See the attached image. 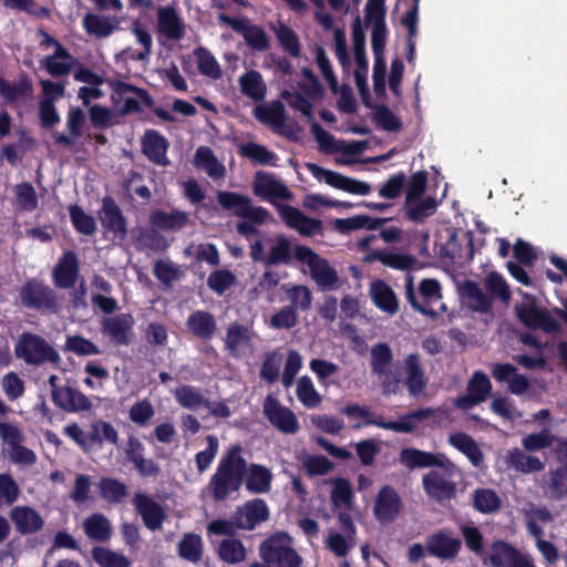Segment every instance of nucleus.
<instances>
[{"label":"nucleus","mask_w":567,"mask_h":567,"mask_svg":"<svg viewBox=\"0 0 567 567\" xmlns=\"http://www.w3.org/2000/svg\"><path fill=\"white\" fill-rule=\"evenodd\" d=\"M254 194L264 200L275 205L280 218L290 229L301 236L310 237L322 231V223L319 219L306 216L298 208L276 203L277 199L291 200L292 192L274 175L257 173L252 185Z\"/></svg>","instance_id":"nucleus-1"},{"label":"nucleus","mask_w":567,"mask_h":567,"mask_svg":"<svg viewBox=\"0 0 567 567\" xmlns=\"http://www.w3.org/2000/svg\"><path fill=\"white\" fill-rule=\"evenodd\" d=\"M240 452L239 446L230 447L210 477L207 488L215 501H224L239 491L246 468V461Z\"/></svg>","instance_id":"nucleus-2"},{"label":"nucleus","mask_w":567,"mask_h":567,"mask_svg":"<svg viewBox=\"0 0 567 567\" xmlns=\"http://www.w3.org/2000/svg\"><path fill=\"white\" fill-rule=\"evenodd\" d=\"M405 298L415 311L432 319H436L447 311L446 306L441 302L442 287L436 279L421 280L415 290L413 277L409 276L405 284Z\"/></svg>","instance_id":"nucleus-3"},{"label":"nucleus","mask_w":567,"mask_h":567,"mask_svg":"<svg viewBox=\"0 0 567 567\" xmlns=\"http://www.w3.org/2000/svg\"><path fill=\"white\" fill-rule=\"evenodd\" d=\"M249 249L250 258L267 267L289 264L295 257V247L284 234H260L250 243Z\"/></svg>","instance_id":"nucleus-4"},{"label":"nucleus","mask_w":567,"mask_h":567,"mask_svg":"<svg viewBox=\"0 0 567 567\" xmlns=\"http://www.w3.org/2000/svg\"><path fill=\"white\" fill-rule=\"evenodd\" d=\"M295 258L307 266L310 278L320 290L334 291L342 286L343 280L337 269L310 247L297 245L295 247Z\"/></svg>","instance_id":"nucleus-5"},{"label":"nucleus","mask_w":567,"mask_h":567,"mask_svg":"<svg viewBox=\"0 0 567 567\" xmlns=\"http://www.w3.org/2000/svg\"><path fill=\"white\" fill-rule=\"evenodd\" d=\"M14 355L27 365L32 367H40L45 363L59 365L62 360L52 344L43 337L32 332H23L19 337L14 346Z\"/></svg>","instance_id":"nucleus-6"},{"label":"nucleus","mask_w":567,"mask_h":567,"mask_svg":"<svg viewBox=\"0 0 567 567\" xmlns=\"http://www.w3.org/2000/svg\"><path fill=\"white\" fill-rule=\"evenodd\" d=\"M457 475V466L445 456L435 468L423 475V489L429 497L437 502L451 499L456 494L454 478Z\"/></svg>","instance_id":"nucleus-7"},{"label":"nucleus","mask_w":567,"mask_h":567,"mask_svg":"<svg viewBox=\"0 0 567 567\" xmlns=\"http://www.w3.org/2000/svg\"><path fill=\"white\" fill-rule=\"evenodd\" d=\"M259 551L266 565L252 564L250 567H300L301 558L287 534L272 535L260 545Z\"/></svg>","instance_id":"nucleus-8"},{"label":"nucleus","mask_w":567,"mask_h":567,"mask_svg":"<svg viewBox=\"0 0 567 567\" xmlns=\"http://www.w3.org/2000/svg\"><path fill=\"white\" fill-rule=\"evenodd\" d=\"M371 370L380 380L382 391L385 395L395 393L399 388V378L392 371L393 354L390 347L385 343L374 344L371 350Z\"/></svg>","instance_id":"nucleus-9"},{"label":"nucleus","mask_w":567,"mask_h":567,"mask_svg":"<svg viewBox=\"0 0 567 567\" xmlns=\"http://www.w3.org/2000/svg\"><path fill=\"white\" fill-rule=\"evenodd\" d=\"M217 202L225 209L233 210L236 216L246 218L257 225H262L272 219L266 208L255 206L249 197L238 193L219 192Z\"/></svg>","instance_id":"nucleus-10"},{"label":"nucleus","mask_w":567,"mask_h":567,"mask_svg":"<svg viewBox=\"0 0 567 567\" xmlns=\"http://www.w3.org/2000/svg\"><path fill=\"white\" fill-rule=\"evenodd\" d=\"M20 299L27 308L41 311L56 312L61 307V302L54 292L37 280L28 281L21 287Z\"/></svg>","instance_id":"nucleus-11"},{"label":"nucleus","mask_w":567,"mask_h":567,"mask_svg":"<svg viewBox=\"0 0 567 567\" xmlns=\"http://www.w3.org/2000/svg\"><path fill=\"white\" fill-rule=\"evenodd\" d=\"M518 319L528 328L540 329L545 332H554L558 323L549 312L536 305L530 296H524L523 301L515 307Z\"/></svg>","instance_id":"nucleus-12"},{"label":"nucleus","mask_w":567,"mask_h":567,"mask_svg":"<svg viewBox=\"0 0 567 567\" xmlns=\"http://www.w3.org/2000/svg\"><path fill=\"white\" fill-rule=\"evenodd\" d=\"M307 168L310 172V174L319 182H323L327 185L334 187L337 189H341L343 192L354 195H368L371 192L370 184L359 179L347 177L333 171L322 168L317 164L309 163L307 164Z\"/></svg>","instance_id":"nucleus-13"},{"label":"nucleus","mask_w":567,"mask_h":567,"mask_svg":"<svg viewBox=\"0 0 567 567\" xmlns=\"http://www.w3.org/2000/svg\"><path fill=\"white\" fill-rule=\"evenodd\" d=\"M257 334L250 326L230 323L226 330L225 348L234 357H249L255 350Z\"/></svg>","instance_id":"nucleus-14"},{"label":"nucleus","mask_w":567,"mask_h":567,"mask_svg":"<svg viewBox=\"0 0 567 567\" xmlns=\"http://www.w3.org/2000/svg\"><path fill=\"white\" fill-rule=\"evenodd\" d=\"M74 80L81 85L78 89L76 97L84 106H89L92 102L101 100L105 96L103 85L110 79L93 72L85 66H79L74 72Z\"/></svg>","instance_id":"nucleus-15"},{"label":"nucleus","mask_w":567,"mask_h":567,"mask_svg":"<svg viewBox=\"0 0 567 567\" xmlns=\"http://www.w3.org/2000/svg\"><path fill=\"white\" fill-rule=\"evenodd\" d=\"M386 39V28L385 22L382 23H372V49L374 53V64H373V86L374 91L378 95H383L385 93V73H386V63L383 56L384 45Z\"/></svg>","instance_id":"nucleus-16"},{"label":"nucleus","mask_w":567,"mask_h":567,"mask_svg":"<svg viewBox=\"0 0 567 567\" xmlns=\"http://www.w3.org/2000/svg\"><path fill=\"white\" fill-rule=\"evenodd\" d=\"M262 410L268 421L285 434H295L299 431V422L296 414L282 405L275 396L268 395L262 404Z\"/></svg>","instance_id":"nucleus-17"},{"label":"nucleus","mask_w":567,"mask_h":567,"mask_svg":"<svg viewBox=\"0 0 567 567\" xmlns=\"http://www.w3.org/2000/svg\"><path fill=\"white\" fill-rule=\"evenodd\" d=\"M403 508L399 493L391 486H383L375 496L373 514L381 524L394 522Z\"/></svg>","instance_id":"nucleus-18"},{"label":"nucleus","mask_w":567,"mask_h":567,"mask_svg":"<svg viewBox=\"0 0 567 567\" xmlns=\"http://www.w3.org/2000/svg\"><path fill=\"white\" fill-rule=\"evenodd\" d=\"M156 22L158 35L167 40L179 41L186 33L184 19L172 6H163L156 9Z\"/></svg>","instance_id":"nucleus-19"},{"label":"nucleus","mask_w":567,"mask_h":567,"mask_svg":"<svg viewBox=\"0 0 567 567\" xmlns=\"http://www.w3.org/2000/svg\"><path fill=\"white\" fill-rule=\"evenodd\" d=\"M219 21L239 32L247 45L256 51H266L269 47V38L258 25L250 24L247 19H235L224 13L219 14Z\"/></svg>","instance_id":"nucleus-20"},{"label":"nucleus","mask_w":567,"mask_h":567,"mask_svg":"<svg viewBox=\"0 0 567 567\" xmlns=\"http://www.w3.org/2000/svg\"><path fill=\"white\" fill-rule=\"evenodd\" d=\"M107 85L112 90L111 99L121 113H130L140 107V101L145 95L144 90L117 80H109Z\"/></svg>","instance_id":"nucleus-21"},{"label":"nucleus","mask_w":567,"mask_h":567,"mask_svg":"<svg viewBox=\"0 0 567 567\" xmlns=\"http://www.w3.org/2000/svg\"><path fill=\"white\" fill-rule=\"evenodd\" d=\"M48 43H51L54 47V52L48 56H45L42 61V64L48 70V72L53 76H62L69 74L71 71H74L82 66L78 59L72 56L66 49H64L60 43L55 40L49 38Z\"/></svg>","instance_id":"nucleus-22"},{"label":"nucleus","mask_w":567,"mask_h":567,"mask_svg":"<svg viewBox=\"0 0 567 567\" xmlns=\"http://www.w3.org/2000/svg\"><path fill=\"white\" fill-rule=\"evenodd\" d=\"M133 503L137 513L141 515L144 525L151 530L162 528L166 518L164 508L152 496L144 493H136Z\"/></svg>","instance_id":"nucleus-23"},{"label":"nucleus","mask_w":567,"mask_h":567,"mask_svg":"<svg viewBox=\"0 0 567 567\" xmlns=\"http://www.w3.org/2000/svg\"><path fill=\"white\" fill-rule=\"evenodd\" d=\"M310 131L322 151L329 153H341V157L337 159L339 163H350L347 156L353 155L359 152V147L354 143L347 144L342 141L336 140L330 133L324 131L317 122L313 121L312 123H310Z\"/></svg>","instance_id":"nucleus-24"},{"label":"nucleus","mask_w":567,"mask_h":567,"mask_svg":"<svg viewBox=\"0 0 567 567\" xmlns=\"http://www.w3.org/2000/svg\"><path fill=\"white\" fill-rule=\"evenodd\" d=\"M134 319L128 313H121L103 321V331L116 344H127L133 336Z\"/></svg>","instance_id":"nucleus-25"},{"label":"nucleus","mask_w":567,"mask_h":567,"mask_svg":"<svg viewBox=\"0 0 567 567\" xmlns=\"http://www.w3.org/2000/svg\"><path fill=\"white\" fill-rule=\"evenodd\" d=\"M369 295L373 305L389 316L399 311L400 302L393 289L383 280H375L370 285Z\"/></svg>","instance_id":"nucleus-26"},{"label":"nucleus","mask_w":567,"mask_h":567,"mask_svg":"<svg viewBox=\"0 0 567 567\" xmlns=\"http://www.w3.org/2000/svg\"><path fill=\"white\" fill-rule=\"evenodd\" d=\"M268 517V508L264 501L255 499L246 503L238 508L235 514V524L237 528L252 529L260 522Z\"/></svg>","instance_id":"nucleus-27"},{"label":"nucleus","mask_w":567,"mask_h":567,"mask_svg":"<svg viewBox=\"0 0 567 567\" xmlns=\"http://www.w3.org/2000/svg\"><path fill=\"white\" fill-rule=\"evenodd\" d=\"M505 462L511 468L522 474L542 472L545 468V462L538 456L518 447L509 449L506 452Z\"/></svg>","instance_id":"nucleus-28"},{"label":"nucleus","mask_w":567,"mask_h":567,"mask_svg":"<svg viewBox=\"0 0 567 567\" xmlns=\"http://www.w3.org/2000/svg\"><path fill=\"white\" fill-rule=\"evenodd\" d=\"M444 457L445 455L442 453H431L414 447H404L400 452L399 461L401 465L412 471L415 468L435 467Z\"/></svg>","instance_id":"nucleus-29"},{"label":"nucleus","mask_w":567,"mask_h":567,"mask_svg":"<svg viewBox=\"0 0 567 567\" xmlns=\"http://www.w3.org/2000/svg\"><path fill=\"white\" fill-rule=\"evenodd\" d=\"M492 375L498 382H506L513 394H523L528 388V380L517 372L509 363H495L492 365Z\"/></svg>","instance_id":"nucleus-30"},{"label":"nucleus","mask_w":567,"mask_h":567,"mask_svg":"<svg viewBox=\"0 0 567 567\" xmlns=\"http://www.w3.org/2000/svg\"><path fill=\"white\" fill-rule=\"evenodd\" d=\"M240 93L254 102H261L267 95V83L260 72L248 70L238 78Z\"/></svg>","instance_id":"nucleus-31"},{"label":"nucleus","mask_w":567,"mask_h":567,"mask_svg":"<svg viewBox=\"0 0 567 567\" xmlns=\"http://www.w3.org/2000/svg\"><path fill=\"white\" fill-rule=\"evenodd\" d=\"M10 518L20 534H32L43 526V518L29 506H16L10 512Z\"/></svg>","instance_id":"nucleus-32"},{"label":"nucleus","mask_w":567,"mask_h":567,"mask_svg":"<svg viewBox=\"0 0 567 567\" xmlns=\"http://www.w3.org/2000/svg\"><path fill=\"white\" fill-rule=\"evenodd\" d=\"M460 547V539L443 532L433 534L426 538V549L429 554L442 559L454 557Z\"/></svg>","instance_id":"nucleus-33"},{"label":"nucleus","mask_w":567,"mask_h":567,"mask_svg":"<svg viewBox=\"0 0 567 567\" xmlns=\"http://www.w3.org/2000/svg\"><path fill=\"white\" fill-rule=\"evenodd\" d=\"M53 401L66 411L76 412L91 409L90 400L80 391L69 386L54 389Z\"/></svg>","instance_id":"nucleus-34"},{"label":"nucleus","mask_w":567,"mask_h":567,"mask_svg":"<svg viewBox=\"0 0 567 567\" xmlns=\"http://www.w3.org/2000/svg\"><path fill=\"white\" fill-rule=\"evenodd\" d=\"M100 219L103 227L113 231L118 238H123L126 235L124 218L113 199H103V205L100 210Z\"/></svg>","instance_id":"nucleus-35"},{"label":"nucleus","mask_w":567,"mask_h":567,"mask_svg":"<svg viewBox=\"0 0 567 567\" xmlns=\"http://www.w3.org/2000/svg\"><path fill=\"white\" fill-rule=\"evenodd\" d=\"M246 488L255 494H264L270 491L272 473L266 466L251 464L245 468Z\"/></svg>","instance_id":"nucleus-36"},{"label":"nucleus","mask_w":567,"mask_h":567,"mask_svg":"<svg viewBox=\"0 0 567 567\" xmlns=\"http://www.w3.org/2000/svg\"><path fill=\"white\" fill-rule=\"evenodd\" d=\"M256 117L272 127L277 132H284L288 124V115L281 103H272L269 106H257Z\"/></svg>","instance_id":"nucleus-37"},{"label":"nucleus","mask_w":567,"mask_h":567,"mask_svg":"<svg viewBox=\"0 0 567 567\" xmlns=\"http://www.w3.org/2000/svg\"><path fill=\"white\" fill-rule=\"evenodd\" d=\"M78 259L76 256L69 251L60 259L54 268L55 284L62 288H69L75 284L78 277Z\"/></svg>","instance_id":"nucleus-38"},{"label":"nucleus","mask_w":567,"mask_h":567,"mask_svg":"<svg viewBox=\"0 0 567 567\" xmlns=\"http://www.w3.org/2000/svg\"><path fill=\"white\" fill-rule=\"evenodd\" d=\"M189 221L188 214L181 210L155 212L151 215V223L162 230L178 231Z\"/></svg>","instance_id":"nucleus-39"},{"label":"nucleus","mask_w":567,"mask_h":567,"mask_svg":"<svg viewBox=\"0 0 567 567\" xmlns=\"http://www.w3.org/2000/svg\"><path fill=\"white\" fill-rule=\"evenodd\" d=\"M167 141L158 133L151 131L144 135L143 152L154 163L158 165H167Z\"/></svg>","instance_id":"nucleus-40"},{"label":"nucleus","mask_w":567,"mask_h":567,"mask_svg":"<svg viewBox=\"0 0 567 567\" xmlns=\"http://www.w3.org/2000/svg\"><path fill=\"white\" fill-rule=\"evenodd\" d=\"M405 379L409 392L412 395L421 393L426 384L424 371L420 364V359L415 354H410L404 360Z\"/></svg>","instance_id":"nucleus-41"},{"label":"nucleus","mask_w":567,"mask_h":567,"mask_svg":"<svg viewBox=\"0 0 567 567\" xmlns=\"http://www.w3.org/2000/svg\"><path fill=\"white\" fill-rule=\"evenodd\" d=\"M468 307L477 312L486 313L492 309L493 298L475 282H466L462 289Z\"/></svg>","instance_id":"nucleus-42"},{"label":"nucleus","mask_w":567,"mask_h":567,"mask_svg":"<svg viewBox=\"0 0 567 567\" xmlns=\"http://www.w3.org/2000/svg\"><path fill=\"white\" fill-rule=\"evenodd\" d=\"M194 164L206 172L212 178L218 179L225 176V166L216 158L209 147L200 146L195 153Z\"/></svg>","instance_id":"nucleus-43"},{"label":"nucleus","mask_w":567,"mask_h":567,"mask_svg":"<svg viewBox=\"0 0 567 567\" xmlns=\"http://www.w3.org/2000/svg\"><path fill=\"white\" fill-rule=\"evenodd\" d=\"M437 208V202L432 196H425L424 198L405 200L404 212L406 217L414 221L420 223L426 217L432 216Z\"/></svg>","instance_id":"nucleus-44"},{"label":"nucleus","mask_w":567,"mask_h":567,"mask_svg":"<svg viewBox=\"0 0 567 567\" xmlns=\"http://www.w3.org/2000/svg\"><path fill=\"white\" fill-rule=\"evenodd\" d=\"M386 219L371 218L367 215H355L349 218H339L334 220V228L340 233H349L358 229H379Z\"/></svg>","instance_id":"nucleus-45"},{"label":"nucleus","mask_w":567,"mask_h":567,"mask_svg":"<svg viewBox=\"0 0 567 567\" xmlns=\"http://www.w3.org/2000/svg\"><path fill=\"white\" fill-rule=\"evenodd\" d=\"M449 442L456 450L465 454L473 465L478 466L482 463L483 453L477 443L470 435L454 433L450 435Z\"/></svg>","instance_id":"nucleus-46"},{"label":"nucleus","mask_w":567,"mask_h":567,"mask_svg":"<svg viewBox=\"0 0 567 567\" xmlns=\"http://www.w3.org/2000/svg\"><path fill=\"white\" fill-rule=\"evenodd\" d=\"M296 395L299 402L308 409H316L322 402L321 394L318 392L312 380L308 375H302L297 380Z\"/></svg>","instance_id":"nucleus-47"},{"label":"nucleus","mask_w":567,"mask_h":567,"mask_svg":"<svg viewBox=\"0 0 567 567\" xmlns=\"http://www.w3.org/2000/svg\"><path fill=\"white\" fill-rule=\"evenodd\" d=\"M431 414L429 410H419L411 414L401 416L398 421L383 422L380 420L379 426L398 433H411L416 429L417 422Z\"/></svg>","instance_id":"nucleus-48"},{"label":"nucleus","mask_w":567,"mask_h":567,"mask_svg":"<svg viewBox=\"0 0 567 567\" xmlns=\"http://www.w3.org/2000/svg\"><path fill=\"white\" fill-rule=\"evenodd\" d=\"M553 520L551 513L544 507L530 506L525 511V523L533 537L544 535V526Z\"/></svg>","instance_id":"nucleus-49"},{"label":"nucleus","mask_w":567,"mask_h":567,"mask_svg":"<svg viewBox=\"0 0 567 567\" xmlns=\"http://www.w3.org/2000/svg\"><path fill=\"white\" fill-rule=\"evenodd\" d=\"M189 330L197 337L209 339L216 330V322L208 312L196 311L187 319Z\"/></svg>","instance_id":"nucleus-50"},{"label":"nucleus","mask_w":567,"mask_h":567,"mask_svg":"<svg viewBox=\"0 0 567 567\" xmlns=\"http://www.w3.org/2000/svg\"><path fill=\"white\" fill-rule=\"evenodd\" d=\"M87 537L97 542H104L111 536L110 520L102 514H93L83 523Z\"/></svg>","instance_id":"nucleus-51"},{"label":"nucleus","mask_w":567,"mask_h":567,"mask_svg":"<svg viewBox=\"0 0 567 567\" xmlns=\"http://www.w3.org/2000/svg\"><path fill=\"white\" fill-rule=\"evenodd\" d=\"M332 485L331 502L337 508H350L353 503V489L351 484L344 478L330 480Z\"/></svg>","instance_id":"nucleus-52"},{"label":"nucleus","mask_w":567,"mask_h":567,"mask_svg":"<svg viewBox=\"0 0 567 567\" xmlns=\"http://www.w3.org/2000/svg\"><path fill=\"white\" fill-rule=\"evenodd\" d=\"M520 556L508 544L497 542L492 546L487 559L493 567H511Z\"/></svg>","instance_id":"nucleus-53"},{"label":"nucleus","mask_w":567,"mask_h":567,"mask_svg":"<svg viewBox=\"0 0 567 567\" xmlns=\"http://www.w3.org/2000/svg\"><path fill=\"white\" fill-rule=\"evenodd\" d=\"M474 507L484 514L495 513L499 509L502 499L491 488H478L473 493Z\"/></svg>","instance_id":"nucleus-54"},{"label":"nucleus","mask_w":567,"mask_h":567,"mask_svg":"<svg viewBox=\"0 0 567 567\" xmlns=\"http://www.w3.org/2000/svg\"><path fill=\"white\" fill-rule=\"evenodd\" d=\"M176 401L184 408L198 411L206 404L204 395L194 386L182 385L173 392Z\"/></svg>","instance_id":"nucleus-55"},{"label":"nucleus","mask_w":567,"mask_h":567,"mask_svg":"<svg viewBox=\"0 0 567 567\" xmlns=\"http://www.w3.org/2000/svg\"><path fill=\"white\" fill-rule=\"evenodd\" d=\"M83 27L89 34L105 38L112 34L115 23L110 18L90 13L84 17Z\"/></svg>","instance_id":"nucleus-56"},{"label":"nucleus","mask_w":567,"mask_h":567,"mask_svg":"<svg viewBox=\"0 0 567 567\" xmlns=\"http://www.w3.org/2000/svg\"><path fill=\"white\" fill-rule=\"evenodd\" d=\"M219 557L228 564H238L246 558V548L238 539L225 538L218 547Z\"/></svg>","instance_id":"nucleus-57"},{"label":"nucleus","mask_w":567,"mask_h":567,"mask_svg":"<svg viewBox=\"0 0 567 567\" xmlns=\"http://www.w3.org/2000/svg\"><path fill=\"white\" fill-rule=\"evenodd\" d=\"M281 96L291 109L300 112L308 123L315 121L312 100L303 96L300 92L290 91L284 92Z\"/></svg>","instance_id":"nucleus-58"},{"label":"nucleus","mask_w":567,"mask_h":567,"mask_svg":"<svg viewBox=\"0 0 567 567\" xmlns=\"http://www.w3.org/2000/svg\"><path fill=\"white\" fill-rule=\"evenodd\" d=\"M92 556L101 567H130L131 565V560L125 555L104 547H95Z\"/></svg>","instance_id":"nucleus-59"},{"label":"nucleus","mask_w":567,"mask_h":567,"mask_svg":"<svg viewBox=\"0 0 567 567\" xmlns=\"http://www.w3.org/2000/svg\"><path fill=\"white\" fill-rule=\"evenodd\" d=\"M484 286L488 290L492 298H497L505 303L509 302L512 293L505 278L502 275L497 272L488 274L484 278Z\"/></svg>","instance_id":"nucleus-60"},{"label":"nucleus","mask_w":567,"mask_h":567,"mask_svg":"<svg viewBox=\"0 0 567 567\" xmlns=\"http://www.w3.org/2000/svg\"><path fill=\"white\" fill-rule=\"evenodd\" d=\"M198 70L202 74L212 79H218L221 75V69L215 56L206 49L198 48L194 51Z\"/></svg>","instance_id":"nucleus-61"},{"label":"nucleus","mask_w":567,"mask_h":567,"mask_svg":"<svg viewBox=\"0 0 567 567\" xmlns=\"http://www.w3.org/2000/svg\"><path fill=\"white\" fill-rule=\"evenodd\" d=\"M185 254L198 261H205L212 267L219 264V254L213 244H190L185 249Z\"/></svg>","instance_id":"nucleus-62"},{"label":"nucleus","mask_w":567,"mask_h":567,"mask_svg":"<svg viewBox=\"0 0 567 567\" xmlns=\"http://www.w3.org/2000/svg\"><path fill=\"white\" fill-rule=\"evenodd\" d=\"M178 551L183 558L198 561L203 553L202 538L195 534H186L178 544Z\"/></svg>","instance_id":"nucleus-63"},{"label":"nucleus","mask_w":567,"mask_h":567,"mask_svg":"<svg viewBox=\"0 0 567 567\" xmlns=\"http://www.w3.org/2000/svg\"><path fill=\"white\" fill-rule=\"evenodd\" d=\"M547 493L555 499H560L567 495V466H561L550 472Z\"/></svg>","instance_id":"nucleus-64"}]
</instances>
